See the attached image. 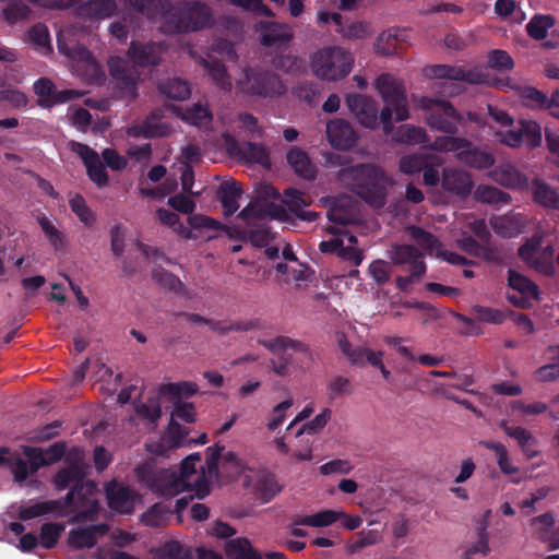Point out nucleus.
I'll use <instances>...</instances> for the list:
<instances>
[{
	"label": "nucleus",
	"mask_w": 559,
	"mask_h": 559,
	"mask_svg": "<svg viewBox=\"0 0 559 559\" xmlns=\"http://www.w3.org/2000/svg\"><path fill=\"white\" fill-rule=\"evenodd\" d=\"M105 495L110 510L119 514H131L140 496L129 486L111 480L105 485Z\"/></svg>",
	"instance_id": "12"
},
{
	"label": "nucleus",
	"mask_w": 559,
	"mask_h": 559,
	"mask_svg": "<svg viewBox=\"0 0 559 559\" xmlns=\"http://www.w3.org/2000/svg\"><path fill=\"white\" fill-rule=\"evenodd\" d=\"M520 128L525 141L530 147H538L542 144V129L540 126L533 120H521Z\"/></svg>",
	"instance_id": "54"
},
{
	"label": "nucleus",
	"mask_w": 559,
	"mask_h": 559,
	"mask_svg": "<svg viewBox=\"0 0 559 559\" xmlns=\"http://www.w3.org/2000/svg\"><path fill=\"white\" fill-rule=\"evenodd\" d=\"M473 311L478 320L486 323L501 324L507 319L503 311L490 307L476 305L473 307Z\"/></svg>",
	"instance_id": "61"
},
{
	"label": "nucleus",
	"mask_w": 559,
	"mask_h": 559,
	"mask_svg": "<svg viewBox=\"0 0 559 559\" xmlns=\"http://www.w3.org/2000/svg\"><path fill=\"white\" fill-rule=\"evenodd\" d=\"M428 154H411L401 157L399 169L406 175H415L421 171L427 165Z\"/></svg>",
	"instance_id": "53"
},
{
	"label": "nucleus",
	"mask_w": 559,
	"mask_h": 559,
	"mask_svg": "<svg viewBox=\"0 0 559 559\" xmlns=\"http://www.w3.org/2000/svg\"><path fill=\"white\" fill-rule=\"evenodd\" d=\"M346 104L362 127L368 129L378 127L380 114L376 100L360 94H349L346 97Z\"/></svg>",
	"instance_id": "15"
},
{
	"label": "nucleus",
	"mask_w": 559,
	"mask_h": 559,
	"mask_svg": "<svg viewBox=\"0 0 559 559\" xmlns=\"http://www.w3.org/2000/svg\"><path fill=\"white\" fill-rule=\"evenodd\" d=\"M160 94L169 99L183 100L190 96V86L187 81L174 78L159 84Z\"/></svg>",
	"instance_id": "40"
},
{
	"label": "nucleus",
	"mask_w": 559,
	"mask_h": 559,
	"mask_svg": "<svg viewBox=\"0 0 559 559\" xmlns=\"http://www.w3.org/2000/svg\"><path fill=\"white\" fill-rule=\"evenodd\" d=\"M521 97L527 107L534 109H546L547 95L532 86L522 90Z\"/></svg>",
	"instance_id": "59"
},
{
	"label": "nucleus",
	"mask_w": 559,
	"mask_h": 559,
	"mask_svg": "<svg viewBox=\"0 0 559 559\" xmlns=\"http://www.w3.org/2000/svg\"><path fill=\"white\" fill-rule=\"evenodd\" d=\"M440 165V159L432 155H429L426 167L421 169L423 180L426 186L436 187L439 182H441V178L437 169V167Z\"/></svg>",
	"instance_id": "63"
},
{
	"label": "nucleus",
	"mask_w": 559,
	"mask_h": 559,
	"mask_svg": "<svg viewBox=\"0 0 559 559\" xmlns=\"http://www.w3.org/2000/svg\"><path fill=\"white\" fill-rule=\"evenodd\" d=\"M227 152L230 156L238 157L246 162L257 163L265 168L271 167L270 152L260 143L243 142L240 144L230 135L225 138Z\"/></svg>",
	"instance_id": "13"
},
{
	"label": "nucleus",
	"mask_w": 559,
	"mask_h": 559,
	"mask_svg": "<svg viewBox=\"0 0 559 559\" xmlns=\"http://www.w3.org/2000/svg\"><path fill=\"white\" fill-rule=\"evenodd\" d=\"M481 445L487 450L495 452L498 467L502 474L515 475L520 473V468L513 465L504 444L492 440H486L481 441Z\"/></svg>",
	"instance_id": "36"
},
{
	"label": "nucleus",
	"mask_w": 559,
	"mask_h": 559,
	"mask_svg": "<svg viewBox=\"0 0 559 559\" xmlns=\"http://www.w3.org/2000/svg\"><path fill=\"white\" fill-rule=\"evenodd\" d=\"M427 110V124L447 134L457 132V123L462 120V115L448 100L427 99L424 104Z\"/></svg>",
	"instance_id": "9"
},
{
	"label": "nucleus",
	"mask_w": 559,
	"mask_h": 559,
	"mask_svg": "<svg viewBox=\"0 0 559 559\" xmlns=\"http://www.w3.org/2000/svg\"><path fill=\"white\" fill-rule=\"evenodd\" d=\"M225 552L229 559H249L251 552L259 551L251 546L248 538L238 537L226 542Z\"/></svg>",
	"instance_id": "44"
},
{
	"label": "nucleus",
	"mask_w": 559,
	"mask_h": 559,
	"mask_svg": "<svg viewBox=\"0 0 559 559\" xmlns=\"http://www.w3.org/2000/svg\"><path fill=\"white\" fill-rule=\"evenodd\" d=\"M492 178L499 185L511 189H524L528 186V178L511 164L496 167Z\"/></svg>",
	"instance_id": "26"
},
{
	"label": "nucleus",
	"mask_w": 559,
	"mask_h": 559,
	"mask_svg": "<svg viewBox=\"0 0 559 559\" xmlns=\"http://www.w3.org/2000/svg\"><path fill=\"white\" fill-rule=\"evenodd\" d=\"M271 204L249 203L241 210L238 217L246 222L247 227L241 233V239L248 240L257 248H263L274 239V234L269 227L266 219L276 217Z\"/></svg>",
	"instance_id": "6"
},
{
	"label": "nucleus",
	"mask_w": 559,
	"mask_h": 559,
	"mask_svg": "<svg viewBox=\"0 0 559 559\" xmlns=\"http://www.w3.org/2000/svg\"><path fill=\"white\" fill-rule=\"evenodd\" d=\"M488 66L498 71H509L514 67L512 57L502 49H493L488 53Z\"/></svg>",
	"instance_id": "58"
},
{
	"label": "nucleus",
	"mask_w": 559,
	"mask_h": 559,
	"mask_svg": "<svg viewBox=\"0 0 559 559\" xmlns=\"http://www.w3.org/2000/svg\"><path fill=\"white\" fill-rule=\"evenodd\" d=\"M160 116V110L152 112L142 124L130 128L128 134L131 136H143L145 139L164 136L167 133V126L153 122V120L159 119Z\"/></svg>",
	"instance_id": "34"
},
{
	"label": "nucleus",
	"mask_w": 559,
	"mask_h": 559,
	"mask_svg": "<svg viewBox=\"0 0 559 559\" xmlns=\"http://www.w3.org/2000/svg\"><path fill=\"white\" fill-rule=\"evenodd\" d=\"M37 223L40 226L46 239L55 250L64 247V235L53 225V223L44 214L37 216Z\"/></svg>",
	"instance_id": "46"
},
{
	"label": "nucleus",
	"mask_w": 559,
	"mask_h": 559,
	"mask_svg": "<svg viewBox=\"0 0 559 559\" xmlns=\"http://www.w3.org/2000/svg\"><path fill=\"white\" fill-rule=\"evenodd\" d=\"M259 343L267 348L273 354L277 355L276 360H272V370L280 377L288 374V365L290 358L284 354L285 350L292 349L296 353L305 355L311 359L312 355L309 346L297 340H293L288 336H277L272 340H260Z\"/></svg>",
	"instance_id": "10"
},
{
	"label": "nucleus",
	"mask_w": 559,
	"mask_h": 559,
	"mask_svg": "<svg viewBox=\"0 0 559 559\" xmlns=\"http://www.w3.org/2000/svg\"><path fill=\"white\" fill-rule=\"evenodd\" d=\"M129 4L147 20H159L165 35L194 33L214 24L211 8L201 1L129 0Z\"/></svg>",
	"instance_id": "1"
},
{
	"label": "nucleus",
	"mask_w": 559,
	"mask_h": 559,
	"mask_svg": "<svg viewBox=\"0 0 559 559\" xmlns=\"http://www.w3.org/2000/svg\"><path fill=\"white\" fill-rule=\"evenodd\" d=\"M50 513L63 515V504L61 500H45L31 506L21 507L19 510V519L21 521H29Z\"/></svg>",
	"instance_id": "27"
},
{
	"label": "nucleus",
	"mask_w": 559,
	"mask_h": 559,
	"mask_svg": "<svg viewBox=\"0 0 559 559\" xmlns=\"http://www.w3.org/2000/svg\"><path fill=\"white\" fill-rule=\"evenodd\" d=\"M390 259L396 266H401L405 270L408 266V271H414V275H424L427 266L424 260L423 253L418 248L412 245H394L390 250Z\"/></svg>",
	"instance_id": "16"
},
{
	"label": "nucleus",
	"mask_w": 559,
	"mask_h": 559,
	"mask_svg": "<svg viewBox=\"0 0 559 559\" xmlns=\"http://www.w3.org/2000/svg\"><path fill=\"white\" fill-rule=\"evenodd\" d=\"M555 252L554 246L542 248L539 239L535 238L527 240L518 250L521 260L546 276H552L556 272Z\"/></svg>",
	"instance_id": "11"
},
{
	"label": "nucleus",
	"mask_w": 559,
	"mask_h": 559,
	"mask_svg": "<svg viewBox=\"0 0 559 559\" xmlns=\"http://www.w3.org/2000/svg\"><path fill=\"white\" fill-rule=\"evenodd\" d=\"M354 392L352 381L343 376H335L326 383V395L330 401L350 395Z\"/></svg>",
	"instance_id": "49"
},
{
	"label": "nucleus",
	"mask_w": 559,
	"mask_h": 559,
	"mask_svg": "<svg viewBox=\"0 0 559 559\" xmlns=\"http://www.w3.org/2000/svg\"><path fill=\"white\" fill-rule=\"evenodd\" d=\"M531 191L536 203L559 213V195L551 186L543 180L535 179L531 185Z\"/></svg>",
	"instance_id": "30"
},
{
	"label": "nucleus",
	"mask_w": 559,
	"mask_h": 559,
	"mask_svg": "<svg viewBox=\"0 0 559 559\" xmlns=\"http://www.w3.org/2000/svg\"><path fill=\"white\" fill-rule=\"evenodd\" d=\"M441 187L444 191L466 198L471 194L474 182L468 173L457 168H443L441 177Z\"/></svg>",
	"instance_id": "18"
},
{
	"label": "nucleus",
	"mask_w": 559,
	"mask_h": 559,
	"mask_svg": "<svg viewBox=\"0 0 559 559\" xmlns=\"http://www.w3.org/2000/svg\"><path fill=\"white\" fill-rule=\"evenodd\" d=\"M310 67L313 74L320 80L335 82L352 72L354 57L343 47H324L312 55Z\"/></svg>",
	"instance_id": "4"
},
{
	"label": "nucleus",
	"mask_w": 559,
	"mask_h": 559,
	"mask_svg": "<svg viewBox=\"0 0 559 559\" xmlns=\"http://www.w3.org/2000/svg\"><path fill=\"white\" fill-rule=\"evenodd\" d=\"M71 150L82 159L84 166L86 167L88 178L98 188H103L108 185V174L96 151L86 144L74 141L71 142Z\"/></svg>",
	"instance_id": "14"
},
{
	"label": "nucleus",
	"mask_w": 559,
	"mask_h": 559,
	"mask_svg": "<svg viewBox=\"0 0 559 559\" xmlns=\"http://www.w3.org/2000/svg\"><path fill=\"white\" fill-rule=\"evenodd\" d=\"M281 490L282 487L278 485L273 473L267 471H260L258 473L254 491L263 502L271 501Z\"/></svg>",
	"instance_id": "33"
},
{
	"label": "nucleus",
	"mask_w": 559,
	"mask_h": 559,
	"mask_svg": "<svg viewBox=\"0 0 559 559\" xmlns=\"http://www.w3.org/2000/svg\"><path fill=\"white\" fill-rule=\"evenodd\" d=\"M63 531L64 525L61 523L43 524L39 532L40 545L45 549L55 548Z\"/></svg>",
	"instance_id": "51"
},
{
	"label": "nucleus",
	"mask_w": 559,
	"mask_h": 559,
	"mask_svg": "<svg viewBox=\"0 0 559 559\" xmlns=\"http://www.w3.org/2000/svg\"><path fill=\"white\" fill-rule=\"evenodd\" d=\"M182 119L197 127H205L212 121V114L206 106L193 104L182 114Z\"/></svg>",
	"instance_id": "50"
},
{
	"label": "nucleus",
	"mask_w": 559,
	"mask_h": 559,
	"mask_svg": "<svg viewBox=\"0 0 559 559\" xmlns=\"http://www.w3.org/2000/svg\"><path fill=\"white\" fill-rule=\"evenodd\" d=\"M162 51V43H140L133 40L128 49V57L134 66L145 68L157 64L160 60Z\"/></svg>",
	"instance_id": "19"
},
{
	"label": "nucleus",
	"mask_w": 559,
	"mask_h": 559,
	"mask_svg": "<svg viewBox=\"0 0 559 559\" xmlns=\"http://www.w3.org/2000/svg\"><path fill=\"white\" fill-rule=\"evenodd\" d=\"M58 49L68 58L82 62L88 69H96L97 63L93 53L84 46L76 41L66 43L62 38L58 37Z\"/></svg>",
	"instance_id": "29"
},
{
	"label": "nucleus",
	"mask_w": 559,
	"mask_h": 559,
	"mask_svg": "<svg viewBox=\"0 0 559 559\" xmlns=\"http://www.w3.org/2000/svg\"><path fill=\"white\" fill-rule=\"evenodd\" d=\"M238 86L245 94L262 98L278 97L286 92V86L276 73L260 67L245 68Z\"/></svg>",
	"instance_id": "8"
},
{
	"label": "nucleus",
	"mask_w": 559,
	"mask_h": 559,
	"mask_svg": "<svg viewBox=\"0 0 559 559\" xmlns=\"http://www.w3.org/2000/svg\"><path fill=\"white\" fill-rule=\"evenodd\" d=\"M108 531L109 526L106 523L79 526L69 532L67 544L75 550L93 548L97 544V535H106Z\"/></svg>",
	"instance_id": "17"
},
{
	"label": "nucleus",
	"mask_w": 559,
	"mask_h": 559,
	"mask_svg": "<svg viewBox=\"0 0 559 559\" xmlns=\"http://www.w3.org/2000/svg\"><path fill=\"white\" fill-rule=\"evenodd\" d=\"M224 447L214 444L206 449L205 465L211 476H217L218 462L222 459L224 464H229L238 472L242 468L241 461L235 452L223 453Z\"/></svg>",
	"instance_id": "25"
},
{
	"label": "nucleus",
	"mask_w": 559,
	"mask_h": 559,
	"mask_svg": "<svg viewBox=\"0 0 559 559\" xmlns=\"http://www.w3.org/2000/svg\"><path fill=\"white\" fill-rule=\"evenodd\" d=\"M285 195V204L289 209V211L296 216L298 212H300L304 207L308 205L305 200L304 193L295 188H287L284 191Z\"/></svg>",
	"instance_id": "64"
},
{
	"label": "nucleus",
	"mask_w": 559,
	"mask_h": 559,
	"mask_svg": "<svg viewBox=\"0 0 559 559\" xmlns=\"http://www.w3.org/2000/svg\"><path fill=\"white\" fill-rule=\"evenodd\" d=\"M168 513H170V510L163 503L158 502L153 504L141 515V522L150 527H158Z\"/></svg>",
	"instance_id": "56"
},
{
	"label": "nucleus",
	"mask_w": 559,
	"mask_h": 559,
	"mask_svg": "<svg viewBox=\"0 0 559 559\" xmlns=\"http://www.w3.org/2000/svg\"><path fill=\"white\" fill-rule=\"evenodd\" d=\"M242 190L238 186L237 181H224L217 189V199L219 200L224 215L230 216L239 209L238 198L241 195Z\"/></svg>",
	"instance_id": "28"
},
{
	"label": "nucleus",
	"mask_w": 559,
	"mask_h": 559,
	"mask_svg": "<svg viewBox=\"0 0 559 559\" xmlns=\"http://www.w3.org/2000/svg\"><path fill=\"white\" fill-rule=\"evenodd\" d=\"M199 388L197 383L191 381L167 383L160 388V393L165 396H169L176 401L182 397H190L198 393Z\"/></svg>",
	"instance_id": "43"
},
{
	"label": "nucleus",
	"mask_w": 559,
	"mask_h": 559,
	"mask_svg": "<svg viewBox=\"0 0 559 559\" xmlns=\"http://www.w3.org/2000/svg\"><path fill=\"white\" fill-rule=\"evenodd\" d=\"M548 353L550 355V359L555 361L544 365L535 371L538 380L543 382H549L559 379V345L550 346L548 348Z\"/></svg>",
	"instance_id": "48"
},
{
	"label": "nucleus",
	"mask_w": 559,
	"mask_h": 559,
	"mask_svg": "<svg viewBox=\"0 0 559 559\" xmlns=\"http://www.w3.org/2000/svg\"><path fill=\"white\" fill-rule=\"evenodd\" d=\"M85 471L82 465L72 463L60 469L53 477V485L57 490H64L70 485L72 487L82 484L85 480Z\"/></svg>",
	"instance_id": "32"
},
{
	"label": "nucleus",
	"mask_w": 559,
	"mask_h": 559,
	"mask_svg": "<svg viewBox=\"0 0 559 559\" xmlns=\"http://www.w3.org/2000/svg\"><path fill=\"white\" fill-rule=\"evenodd\" d=\"M71 211L78 216L81 223L86 227H93L96 222V215L87 205L85 199L81 194H75L69 201Z\"/></svg>",
	"instance_id": "47"
},
{
	"label": "nucleus",
	"mask_w": 559,
	"mask_h": 559,
	"mask_svg": "<svg viewBox=\"0 0 559 559\" xmlns=\"http://www.w3.org/2000/svg\"><path fill=\"white\" fill-rule=\"evenodd\" d=\"M393 140L407 145L424 144L427 142V133L420 127L403 124L394 132Z\"/></svg>",
	"instance_id": "38"
},
{
	"label": "nucleus",
	"mask_w": 559,
	"mask_h": 559,
	"mask_svg": "<svg viewBox=\"0 0 559 559\" xmlns=\"http://www.w3.org/2000/svg\"><path fill=\"white\" fill-rule=\"evenodd\" d=\"M194 58L197 62L204 68L215 85L224 91H229L231 88L230 76L225 64L221 60L212 55H207L206 57L198 56Z\"/></svg>",
	"instance_id": "24"
},
{
	"label": "nucleus",
	"mask_w": 559,
	"mask_h": 559,
	"mask_svg": "<svg viewBox=\"0 0 559 559\" xmlns=\"http://www.w3.org/2000/svg\"><path fill=\"white\" fill-rule=\"evenodd\" d=\"M29 7L22 1H12L3 9L4 19L9 23L25 20L31 14Z\"/></svg>",
	"instance_id": "60"
},
{
	"label": "nucleus",
	"mask_w": 559,
	"mask_h": 559,
	"mask_svg": "<svg viewBox=\"0 0 559 559\" xmlns=\"http://www.w3.org/2000/svg\"><path fill=\"white\" fill-rule=\"evenodd\" d=\"M109 71L119 90L129 94H134L139 80V72L131 68L127 60L121 58L112 60L109 63Z\"/></svg>",
	"instance_id": "21"
},
{
	"label": "nucleus",
	"mask_w": 559,
	"mask_h": 559,
	"mask_svg": "<svg viewBox=\"0 0 559 559\" xmlns=\"http://www.w3.org/2000/svg\"><path fill=\"white\" fill-rule=\"evenodd\" d=\"M342 159L340 155L330 157L332 164L342 166L337 171L338 181L370 206L383 207L388 195L385 173L372 164L344 165Z\"/></svg>",
	"instance_id": "2"
},
{
	"label": "nucleus",
	"mask_w": 559,
	"mask_h": 559,
	"mask_svg": "<svg viewBox=\"0 0 559 559\" xmlns=\"http://www.w3.org/2000/svg\"><path fill=\"white\" fill-rule=\"evenodd\" d=\"M431 147L438 152L455 153L460 163L477 170L488 169L495 164V156L490 152L474 145L465 138L438 136Z\"/></svg>",
	"instance_id": "5"
},
{
	"label": "nucleus",
	"mask_w": 559,
	"mask_h": 559,
	"mask_svg": "<svg viewBox=\"0 0 559 559\" xmlns=\"http://www.w3.org/2000/svg\"><path fill=\"white\" fill-rule=\"evenodd\" d=\"M407 234L421 249L432 253L440 247L439 240L429 231L421 227L412 225L407 227Z\"/></svg>",
	"instance_id": "45"
},
{
	"label": "nucleus",
	"mask_w": 559,
	"mask_h": 559,
	"mask_svg": "<svg viewBox=\"0 0 559 559\" xmlns=\"http://www.w3.org/2000/svg\"><path fill=\"white\" fill-rule=\"evenodd\" d=\"M97 487L92 480H84L72 487L63 498V514H73L69 523L94 520L99 511L96 498Z\"/></svg>",
	"instance_id": "7"
},
{
	"label": "nucleus",
	"mask_w": 559,
	"mask_h": 559,
	"mask_svg": "<svg viewBox=\"0 0 559 559\" xmlns=\"http://www.w3.org/2000/svg\"><path fill=\"white\" fill-rule=\"evenodd\" d=\"M326 135L330 144L337 150H349L357 141L352 126L343 119H334L326 126Z\"/></svg>",
	"instance_id": "20"
},
{
	"label": "nucleus",
	"mask_w": 559,
	"mask_h": 559,
	"mask_svg": "<svg viewBox=\"0 0 559 559\" xmlns=\"http://www.w3.org/2000/svg\"><path fill=\"white\" fill-rule=\"evenodd\" d=\"M508 285L510 288L514 289L521 295H526L533 297V299H538V286L528 277L520 274L514 270L508 271Z\"/></svg>",
	"instance_id": "39"
},
{
	"label": "nucleus",
	"mask_w": 559,
	"mask_h": 559,
	"mask_svg": "<svg viewBox=\"0 0 559 559\" xmlns=\"http://www.w3.org/2000/svg\"><path fill=\"white\" fill-rule=\"evenodd\" d=\"M448 80L462 81L469 84H484L488 75L479 68H464L460 66H448Z\"/></svg>",
	"instance_id": "35"
},
{
	"label": "nucleus",
	"mask_w": 559,
	"mask_h": 559,
	"mask_svg": "<svg viewBox=\"0 0 559 559\" xmlns=\"http://www.w3.org/2000/svg\"><path fill=\"white\" fill-rule=\"evenodd\" d=\"M293 37L294 32L288 24L277 22L261 23L260 41L265 47L287 44Z\"/></svg>",
	"instance_id": "23"
},
{
	"label": "nucleus",
	"mask_w": 559,
	"mask_h": 559,
	"mask_svg": "<svg viewBox=\"0 0 559 559\" xmlns=\"http://www.w3.org/2000/svg\"><path fill=\"white\" fill-rule=\"evenodd\" d=\"M343 512L335 510H323L312 515L298 518L294 521L297 525H305L311 527H325L332 525L341 519Z\"/></svg>",
	"instance_id": "37"
},
{
	"label": "nucleus",
	"mask_w": 559,
	"mask_h": 559,
	"mask_svg": "<svg viewBox=\"0 0 559 559\" xmlns=\"http://www.w3.org/2000/svg\"><path fill=\"white\" fill-rule=\"evenodd\" d=\"M555 25V19L551 15L536 14L526 24L527 35L535 40H543L547 37L549 28Z\"/></svg>",
	"instance_id": "41"
},
{
	"label": "nucleus",
	"mask_w": 559,
	"mask_h": 559,
	"mask_svg": "<svg viewBox=\"0 0 559 559\" xmlns=\"http://www.w3.org/2000/svg\"><path fill=\"white\" fill-rule=\"evenodd\" d=\"M34 92L39 97L38 104L41 107L53 106L56 85L48 78H40L34 83Z\"/></svg>",
	"instance_id": "52"
},
{
	"label": "nucleus",
	"mask_w": 559,
	"mask_h": 559,
	"mask_svg": "<svg viewBox=\"0 0 559 559\" xmlns=\"http://www.w3.org/2000/svg\"><path fill=\"white\" fill-rule=\"evenodd\" d=\"M286 160L294 173L308 181L317 178L318 169L308 153L298 146H293L286 154Z\"/></svg>",
	"instance_id": "22"
},
{
	"label": "nucleus",
	"mask_w": 559,
	"mask_h": 559,
	"mask_svg": "<svg viewBox=\"0 0 559 559\" xmlns=\"http://www.w3.org/2000/svg\"><path fill=\"white\" fill-rule=\"evenodd\" d=\"M88 13L97 19H108L117 10L115 0H91L85 5Z\"/></svg>",
	"instance_id": "55"
},
{
	"label": "nucleus",
	"mask_w": 559,
	"mask_h": 559,
	"mask_svg": "<svg viewBox=\"0 0 559 559\" xmlns=\"http://www.w3.org/2000/svg\"><path fill=\"white\" fill-rule=\"evenodd\" d=\"M376 87L385 106L380 111V122L384 134L393 132L392 115L396 121L408 119V103L403 82L390 73H382L376 79Z\"/></svg>",
	"instance_id": "3"
},
{
	"label": "nucleus",
	"mask_w": 559,
	"mask_h": 559,
	"mask_svg": "<svg viewBox=\"0 0 559 559\" xmlns=\"http://www.w3.org/2000/svg\"><path fill=\"white\" fill-rule=\"evenodd\" d=\"M475 199L488 204H507L511 201V197L507 192L486 185H479L476 188Z\"/></svg>",
	"instance_id": "42"
},
{
	"label": "nucleus",
	"mask_w": 559,
	"mask_h": 559,
	"mask_svg": "<svg viewBox=\"0 0 559 559\" xmlns=\"http://www.w3.org/2000/svg\"><path fill=\"white\" fill-rule=\"evenodd\" d=\"M331 409L324 408L313 419L304 424L296 432V437H300L302 433L316 435L321 431L331 418Z\"/></svg>",
	"instance_id": "57"
},
{
	"label": "nucleus",
	"mask_w": 559,
	"mask_h": 559,
	"mask_svg": "<svg viewBox=\"0 0 559 559\" xmlns=\"http://www.w3.org/2000/svg\"><path fill=\"white\" fill-rule=\"evenodd\" d=\"M150 486L164 497H173L185 489L186 483L182 477L176 476L174 473H162L152 479Z\"/></svg>",
	"instance_id": "31"
},
{
	"label": "nucleus",
	"mask_w": 559,
	"mask_h": 559,
	"mask_svg": "<svg viewBox=\"0 0 559 559\" xmlns=\"http://www.w3.org/2000/svg\"><path fill=\"white\" fill-rule=\"evenodd\" d=\"M195 407L192 403L183 402L182 400L174 402V409L171 413L173 419L177 418L191 424L195 421Z\"/></svg>",
	"instance_id": "62"
}]
</instances>
